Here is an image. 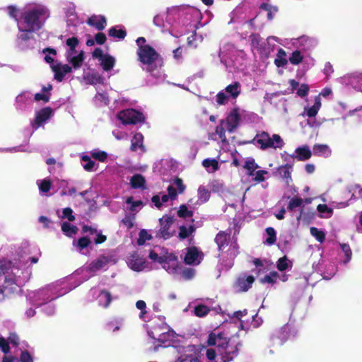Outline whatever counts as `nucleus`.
<instances>
[{
  "label": "nucleus",
  "instance_id": "62",
  "mask_svg": "<svg viewBox=\"0 0 362 362\" xmlns=\"http://www.w3.org/2000/svg\"><path fill=\"white\" fill-rule=\"evenodd\" d=\"M0 349L5 354L9 351L8 341L2 337H0Z\"/></svg>",
  "mask_w": 362,
  "mask_h": 362
},
{
  "label": "nucleus",
  "instance_id": "15",
  "mask_svg": "<svg viewBox=\"0 0 362 362\" xmlns=\"http://www.w3.org/2000/svg\"><path fill=\"white\" fill-rule=\"evenodd\" d=\"M52 71L54 72V78L59 81H62L66 74L71 71L72 68L68 64H52L51 65Z\"/></svg>",
  "mask_w": 362,
  "mask_h": 362
},
{
  "label": "nucleus",
  "instance_id": "4",
  "mask_svg": "<svg viewBox=\"0 0 362 362\" xmlns=\"http://www.w3.org/2000/svg\"><path fill=\"white\" fill-rule=\"evenodd\" d=\"M144 37H139L136 40V44L139 47L137 54L139 61L146 65H151L158 58V54L153 48L149 45H145Z\"/></svg>",
  "mask_w": 362,
  "mask_h": 362
},
{
  "label": "nucleus",
  "instance_id": "56",
  "mask_svg": "<svg viewBox=\"0 0 362 362\" xmlns=\"http://www.w3.org/2000/svg\"><path fill=\"white\" fill-rule=\"evenodd\" d=\"M83 166L86 170H91L94 165V162L88 156L82 157Z\"/></svg>",
  "mask_w": 362,
  "mask_h": 362
},
{
  "label": "nucleus",
  "instance_id": "43",
  "mask_svg": "<svg viewBox=\"0 0 362 362\" xmlns=\"http://www.w3.org/2000/svg\"><path fill=\"white\" fill-rule=\"evenodd\" d=\"M303 56L299 50L294 51L289 57V62L294 65L300 64L303 60Z\"/></svg>",
  "mask_w": 362,
  "mask_h": 362
},
{
  "label": "nucleus",
  "instance_id": "7",
  "mask_svg": "<svg viewBox=\"0 0 362 362\" xmlns=\"http://www.w3.org/2000/svg\"><path fill=\"white\" fill-rule=\"evenodd\" d=\"M158 262L163 264V268L170 274H175L179 270L177 258L173 254H166L159 258Z\"/></svg>",
  "mask_w": 362,
  "mask_h": 362
},
{
  "label": "nucleus",
  "instance_id": "64",
  "mask_svg": "<svg viewBox=\"0 0 362 362\" xmlns=\"http://www.w3.org/2000/svg\"><path fill=\"white\" fill-rule=\"evenodd\" d=\"M178 358H182V362H201L197 357L181 355Z\"/></svg>",
  "mask_w": 362,
  "mask_h": 362
},
{
  "label": "nucleus",
  "instance_id": "57",
  "mask_svg": "<svg viewBox=\"0 0 362 362\" xmlns=\"http://www.w3.org/2000/svg\"><path fill=\"white\" fill-rule=\"evenodd\" d=\"M303 203V199L300 198H293L292 199L288 204V209L289 210H293L295 208L301 206Z\"/></svg>",
  "mask_w": 362,
  "mask_h": 362
},
{
  "label": "nucleus",
  "instance_id": "2",
  "mask_svg": "<svg viewBox=\"0 0 362 362\" xmlns=\"http://www.w3.org/2000/svg\"><path fill=\"white\" fill-rule=\"evenodd\" d=\"M21 270L10 262L0 264V300L4 298V289L13 290V286L21 284Z\"/></svg>",
  "mask_w": 362,
  "mask_h": 362
},
{
  "label": "nucleus",
  "instance_id": "47",
  "mask_svg": "<svg viewBox=\"0 0 362 362\" xmlns=\"http://www.w3.org/2000/svg\"><path fill=\"white\" fill-rule=\"evenodd\" d=\"M151 235L148 234L147 230L143 229L139 232L137 243L139 245H142L146 243V240H151Z\"/></svg>",
  "mask_w": 362,
  "mask_h": 362
},
{
  "label": "nucleus",
  "instance_id": "48",
  "mask_svg": "<svg viewBox=\"0 0 362 362\" xmlns=\"http://www.w3.org/2000/svg\"><path fill=\"white\" fill-rule=\"evenodd\" d=\"M289 267H291V262L286 258V257L280 258L277 262V268L279 271H284Z\"/></svg>",
  "mask_w": 362,
  "mask_h": 362
},
{
  "label": "nucleus",
  "instance_id": "58",
  "mask_svg": "<svg viewBox=\"0 0 362 362\" xmlns=\"http://www.w3.org/2000/svg\"><path fill=\"white\" fill-rule=\"evenodd\" d=\"M43 52H48V54L45 57V60L47 63H52L54 62V57L56 55V51L54 49H46Z\"/></svg>",
  "mask_w": 362,
  "mask_h": 362
},
{
  "label": "nucleus",
  "instance_id": "29",
  "mask_svg": "<svg viewBox=\"0 0 362 362\" xmlns=\"http://www.w3.org/2000/svg\"><path fill=\"white\" fill-rule=\"evenodd\" d=\"M202 165L209 173H214L218 169V162L216 159H204Z\"/></svg>",
  "mask_w": 362,
  "mask_h": 362
},
{
  "label": "nucleus",
  "instance_id": "60",
  "mask_svg": "<svg viewBox=\"0 0 362 362\" xmlns=\"http://www.w3.org/2000/svg\"><path fill=\"white\" fill-rule=\"evenodd\" d=\"M73 211L71 208H65L63 210V216L62 218H66L69 221H73L75 219L74 216H73Z\"/></svg>",
  "mask_w": 362,
  "mask_h": 362
},
{
  "label": "nucleus",
  "instance_id": "30",
  "mask_svg": "<svg viewBox=\"0 0 362 362\" xmlns=\"http://www.w3.org/2000/svg\"><path fill=\"white\" fill-rule=\"evenodd\" d=\"M317 210L320 213V217L322 218H329L333 214V209L326 204H319Z\"/></svg>",
  "mask_w": 362,
  "mask_h": 362
},
{
  "label": "nucleus",
  "instance_id": "42",
  "mask_svg": "<svg viewBox=\"0 0 362 362\" xmlns=\"http://www.w3.org/2000/svg\"><path fill=\"white\" fill-rule=\"evenodd\" d=\"M310 232V234L315 237L317 241L322 243L325 240V234L322 230H320L315 227H311Z\"/></svg>",
  "mask_w": 362,
  "mask_h": 362
},
{
  "label": "nucleus",
  "instance_id": "23",
  "mask_svg": "<svg viewBox=\"0 0 362 362\" xmlns=\"http://www.w3.org/2000/svg\"><path fill=\"white\" fill-rule=\"evenodd\" d=\"M88 23L100 30L105 28L106 20L103 16H93L88 18Z\"/></svg>",
  "mask_w": 362,
  "mask_h": 362
},
{
  "label": "nucleus",
  "instance_id": "10",
  "mask_svg": "<svg viewBox=\"0 0 362 362\" xmlns=\"http://www.w3.org/2000/svg\"><path fill=\"white\" fill-rule=\"evenodd\" d=\"M168 194H163L161 196V197H160L158 195H156L152 197V202L154 203L157 208H160L162 205V203H165L170 199H175L177 192L175 188L173 186H169L168 187Z\"/></svg>",
  "mask_w": 362,
  "mask_h": 362
},
{
  "label": "nucleus",
  "instance_id": "61",
  "mask_svg": "<svg viewBox=\"0 0 362 362\" xmlns=\"http://www.w3.org/2000/svg\"><path fill=\"white\" fill-rule=\"evenodd\" d=\"M136 307L137 309L140 310L141 312L139 315L141 318L144 317V314L146 313L145 308L146 307V303L144 300H138L136 303Z\"/></svg>",
  "mask_w": 362,
  "mask_h": 362
},
{
  "label": "nucleus",
  "instance_id": "20",
  "mask_svg": "<svg viewBox=\"0 0 362 362\" xmlns=\"http://www.w3.org/2000/svg\"><path fill=\"white\" fill-rule=\"evenodd\" d=\"M320 107L321 99L320 95H319L315 98V103L313 106H308L304 108V113L310 117H313L317 114Z\"/></svg>",
  "mask_w": 362,
  "mask_h": 362
},
{
  "label": "nucleus",
  "instance_id": "34",
  "mask_svg": "<svg viewBox=\"0 0 362 362\" xmlns=\"http://www.w3.org/2000/svg\"><path fill=\"white\" fill-rule=\"evenodd\" d=\"M228 235L225 232H221L216 235L215 241L218 245L220 250H223L225 248V245H228Z\"/></svg>",
  "mask_w": 362,
  "mask_h": 362
},
{
  "label": "nucleus",
  "instance_id": "3",
  "mask_svg": "<svg viewBox=\"0 0 362 362\" xmlns=\"http://www.w3.org/2000/svg\"><path fill=\"white\" fill-rule=\"evenodd\" d=\"M148 334L151 338L160 343L171 341L175 337V332L164 322L152 327L148 331Z\"/></svg>",
  "mask_w": 362,
  "mask_h": 362
},
{
  "label": "nucleus",
  "instance_id": "5",
  "mask_svg": "<svg viewBox=\"0 0 362 362\" xmlns=\"http://www.w3.org/2000/svg\"><path fill=\"white\" fill-rule=\"evenodd\" d=\"M254 141L262 149L267 148H281L284 144L283 140L279 135L273 134L272 136H270V135L265 132L257 134Z\"/></svg>",
  "mask_w": 362,
  "mask_h": 362
},
{
  "label": "nucleus",
  "instance_id": "9",
  "mask_svg": "<svg viewBox=\"0 0 362 362\" xmlns=\"http://www.w3.org/2000/svg\"><path fill=\"white\" fill-rule=\"evenodd\" d=\"M127 262L129 268L136 272H141L147 267L146 261L136 253L130 255Z\"/></svg>",
  "mask_w": 362,
  "mask_h": 362
},
{
  "label": "nucleus",
  "instance_id": "12",
  "mask_svg": "<svg viewBox=\"0 0 362 362\" xmlns=\"http://www.w3.org/2000/svg\"><path fill=\"white\" fill-rule=\"evenodd\" d=\"M159 222L160 225V235L165 239L169 238L172 235V233L169 231V228L173 223V218L170 216H163L159 219Z\"/></svg>",
  "mask_w": 362,
  "mask_h": 362
},
{
  "label": "nucleus",
  "instance_id": "54",
  "mask_svg": "<svg viewBox=\"0 0 362 362\" xmlns=\"http://www.w3.org/2000/svg\"><path fill=\"white\" fill-rule=\"evenodd\" d=\"M261 8L267 12V18L269 20L273 18V14L277 11V9L275 7H272L267 4H262L261 6Z\"/></svg>",
  "mask_w": 362,
  "mask_h": 362
},
{
  "label": "nucleus",
  "instance_id": "19",
  "mask_svg": "<svg viewBox=\"0 0 362 362\" xmlns=\"http://www.w3.org/2000/svg\"><path fill=\"white\" fill-rule=\"evenodd\" d=\"M240 121V116L237 110H234L231 112V113L228 116L226 119L227 124V129L232 132H233L237 127L238 126Z\"/></svg>",
  "mask_w": 362,
  "mask_h": 362
},
{
  "label": "nucleus",
  "instance_id": "13",
  "mask_svg": "<svg viewBox=\"0 0 362 362\" xmlns=\"http://www.w3.org/2000/svg\"><path fill=\"white\" fill-rule=\"evenodd\" d=\"M66 60L72 64L74 69H78L81 66L84 61V54L83 51L76 52L75 53H66Z\"/></svg>",
  "mask_w": 362,
  "mask_h": 362
},
{
  "label": "nucleus",
  "instance_id": "35",
  "mask_svg": "<svg viewBox=\"0 0 362 362\" xmlns=\"http://www.w3.org/2000/svg\"><path fill=\"white\" fill-rule=\"evenodd\" d=\"M98 299L99 304L104 308L107 307L112 300L110 293L104 291L100 292Z\"/></svg>",
  "mask_w": 362,
  "mask_h": 362
},
{
  "label": "nucleus",
  "instance_id": "52",
  "mask_svg": "<svg viewBox=\"0 0 362 362\" xmlns=\"http://www.w3.org/2000/svg\"><path fill=\"white\" fill-rule=\"evenodd\" d=\"M266 232L268 235L266 242L269 245L274 244L276 241V232L274 229L273 228H267Z\"/></svg>",
  "mask_w": 362,
  "mask_h": 362
},
{
  "label": "nucleus",
  "instance_id": "46",
  "mask_svg": "<svg viewBox=\"0 0 362 362\" xmlns=\"http://www.w3.org/2000/svg\"><path fill=\"white\" fill-rule=\"evenodd\" d=\"M247 314V310H244L243 311L239 310L233 313L232 315H228L229 317L231 319L236 318L238 320L240 321L238 325V328L243 329V322L241 320L242 317H244Z\"/></svg>",
  "mask_w": 362,
  "mask_h": 362
},
{
  "label": "nucleus",
  "instance_id": "8",
  "mask_svg": "<svg viewBox=\"0 0 362 362\" xmlns=\"http://www.w3.org/2000/svg\"><path fill=\"white\" fill-rule=\"evenodd\" d=\"M53 113L50 107H45L36 112L35 119L32 122L33 128L36 130L45 122H46L52 116Z\"/></svg>",
  "mask_w": 362,
  "mask_h": 362
},
{
  "label": "nucleus",
  "instance_id": "11",
  "mask_svg": "<svg viewBox=\"0 0 362 362\" xmlns=\"http://www.w3.org/2000/svg\"><path fill=\"white\" fill-rule=\"evenodd\" d=\"M202 254L196 247L187 248L185 262L187 264H199L202 260Z\"/></svg>",
  "mask_w": 362,
  "mask_h": 362
},
{
  "label": "nucleus",
  "instance_id": "1",
  "mask_svg": "<svg viewBox=\"0 0 362 362\" xmlns=\"http://www.w3.org/2000/svg\"><path fill=\"white\" fill-rule=\"evenodd\" d=\"M49 16L48 10L42 6H35L23 13L21 21L18 23L21 31H35L42 26L43 21Z\"/></svg>",
  "mask_w": 362,
  "mask_h": 362
},
{
  "label": "nucleus",
  "instance_id": "25",
  "mask_svg": "<svg viewBox=\"0 0 362 362\" xmlns=\"http://www.w3.org/2000/svg\"><path fill=\"white\" fill-rule=\"evenodd\" d=\"M332 151L328 145L315 144L313 146V153L317 156L329 157Z\"/></svg>",
  "mask_w": 362,
  "mask_h": 362
},
{
  "label": "nucleus",
  "instance_id": "17",
  "mask_svg": "<svg viewBox=\"0 0 362 362\" xmlns=\"http://www.w3.org/2000/svg\"><path fill=\"white\" fill-rule=\"evenodd\" d=\"M109 262V259L105 256H100L97 259L93 261L87 267L90 272H96L105 268Z\"/></svg>",
  "mask_w": 362,
  "mask_h": 362
},
{
  "label": "nucleus",
  "instance_id": "53",
  "mask_svg": "<svg viewBox=\"0 0 362 362\" xmlns=\"http://www.w3.org/2000/svg\"><path fill=\"white\" fill-rule=\"evenodd\" d=\"M109 35L112 37L123 39L126 36V32L123 30H117L115 28H112L109 30Z\"/></svg>",
  "mask_w": 362,
  "mask_h": 362
},
{
  "label": "nucleus",
  "instance_id": "51",
  "mask_svg": "<svg viewBox=\"0 0 362 362\" xmlns=\"http://www.w3.org/2000/svg\"><path fill=\"white\" fill-rule=\"evenodd\" d=\"M91 156L93 158H94L96 160H98L101 162H103L106 160L107 157V154L105 151H93L91 153Z\"/></svg>",
  "mask_w": 362,
  "mask_h": 362
},
{
  "label": "nucleus",
  "instance_id": "36",
  "mask_svg": "<svg viewBox=\"0 0 362 362\" xmlns=\"http://www.w3.org/2000/svg\"><path fill=\"white\" fill-rule=\"evenodd\" d=\"M286 52L279 49L277 52L276 58L274 60V64L278 66H284L287 64V59H286Z\"/></svg>",
  "mask_w": 362,
  "mask_h": 362
},
{
  "label": "nucleus",
  "instance_id": "63",
  "mask_svg": "<svg viewBox=\"0 0 362 362\" xmlns=\"http://www.w3.org/2000/svg\"><path fill=\"white\" fill-rule=\"evenodd\" d=\"M29 98L30 94L28 92H23L16 97V100L18 103H24Z\"/></svg>",
  "mask_w": 362,
  "mask_h": 362
},
{
  "label": "nucleus",
  "instance_id": "39",
  "mask_svg": "<svg viewBox=\"0 0 362 362\" xmlns=\"http://www.w3.org/2000/svg\"><path fill=\"white\" fill-rule=\"evenodd\" d=\"M194 231V228L192 226L188 227L180 226L179 231V238L180 239H185L191 235Z\"/></svg>",
  "mask_w": 362,
  "mask_h": 362
},
{
  "label": "nucleus",
  "instance_id": "41",
  "mask_svg": "<svg viewBox=\"0 0 362 362\" xmlns=\"http://www.w3.org/2000/svg\"><path fill=\"white\" fill-rule=\"evenodd\" d=\"M209 310L210 309L206 305H199L194 308V313L196 316L203 317L209 313Z\"/></svg>",
  "mask_w": 362,
  "mask_h": 362
},
{
  "label": "nucleus",
  "instance_id": "37",
  "mask_svg": "<svg viewBox=\"0 0 362 362\" xmlns=\"http://www.w3.org/2000/svg\"><path fill=\"white\" fill-rule=\"evenodd\" d=\"M130 183L133 188H141L144 186L145 179L141 175L137 174L132 177Z\"/></svg>",
  "mask_w": 362,
  "mask_h": 362
},
{
  "label": "nucleus",
  "instance_id": "38",
  "mask_svg": "<svg viewBox=\"0 0 362 362\" xmlns=\"http://www.w3.org/2000/svg\"><path fill=\"white\" fill-rule=\"evenodd\" d=\"M83 232H89L91 234H94V233L96 234L97 238L94 240L95 244H100L106 240V236L101 235L100 233H97L96 230L93 229L90 227L85 226L83 227Z\"/></svg>",
  "mask_w": 362,
  "mask_h": 362
},
{
  "label": "nucleus",
  "instance_id": "16",
  "mask_svg": "<svg viewBox=\"0 0 362 362\" xmlns=\"http://www.w3.org/2000/svg\"><path fill=\"white\" fill-rule=\"evenodd\" d=\"M343 80L344 83L349 84L354 89L362 92V74L351 75Z\"/></svg>",
  "mask_w": 362,
  "mask_h": 362
},
{
  "label": "nucleus",
  "instance_id": "14",
  "mask_svg": "<svg viewBox=\"0 0 362 362\" xmlns=\"http://www.w3.org/2000/svg\"><path fill=\"white\" fill-rule=\"evenodd\" d=\"M64 293H61L57 295H54L51 289H42L35 293V299L33 300L35 303H37L38 300H42L45 302L50 301L57 298L59 296H62Z\"/></svg>",
  "mask_w": 362,
  "mask_h": 362
},
{
  "label": "nucleus",
  "instance_id": "26",
  "mask_svg": "<svg viewBox=\"0 0 362 362\" xmlns=\"http://www.w3.org/2000/svg\"><path fill=\"white\" fill-rule=\"evenodd\" d=\"M278 172L281 177L284 180L286 184L289 185L290 182L291 181V166L287 165L281 166L278 169Z\"/></svg>",
  "mask_w": 362,
  "mask_h": 362
},
{
  "label": "nucleus",
  "instance_id": "22",
  "mask_svg": "<svg viewBox=\"0 0 362 362\" xmlns=\"http://www.w3.org/2000/svg\"><path fill=\"white\" fill-rule=\"evenodd\" d=\"M224 91L226 94L233 99H235L240 95L241 92V86L240 83L235 82L232 84H230L226 87Z\"/></svg>",
  "mask_w": 362,
  "mask_h": 362
},
{
  "label": "nucleus",
  "instance_id": "49",
  "mask_svg": "<svg viewBox=\"0 0 362 362\" xmlns=\"http://www.w3.org/2000/svg\"><path fill=\"white\" fill-rule=\"evenodd\" d=\"M279 274L277 272H271L269 274L266 275L261 279L262 283L274 284L276 282Z\"/></svg>",
  "mask_w": 362,
  "mask_h": 362
},
{
  "label": "nucleus",
  "instance_id": "18",
  "mask_svg": "<svg viewBox=\"0 0 362 362\" xmlns=\"http://www.w3.org/2000/svg\"><path fill=\"white\" fill-rule=\"evenodd\" d=\"M254 277L252 276H240L238 279L235 283V287L238 291H246L251 286L254 282Z\"/></svg>",
  "mask_w": 362,
  "mask_h": 362
},
{
  "label": "nucleus",
  "instance_id": "50",
  "mask_svg": "<svg viewBox=\"0 0 362 362\" xmlns=\"http://www.w3.org/2000/svg\"><path fill=\"white\" fill-rule=\"evenodd\" d=\"M229 96L223 90L219 92L216 95V102L218 105H225L229 100Z\"/></svg>",
  "mask_w": 362,
  "mask_h": 362
},
{
  "label": "nucleus",
  "instance_id": "40",
  "mask_svg": "<svg viewBox=\"0 0 362 362\" xmlns=\"http://www.w3.org/2000/svg\"><path fill=\"white\" fill-rule=\"evenodd\" d=\"M244 168L248 170V175H252L253 172L258 168L257 164L255 163V160L252 158H247L244 165Z\"/></svg>",
  "mask_w": 362,
  "mask_h": 362
},
{
  "label": "nucleus",
  "instance_id": "31",
  "mask_svg": "<svg viewBox=\"0 0 362 362\" xmlns=\"http://www.w3.org/2000/svg\"><path fill=\"white\" fill-rule=\"evenodd\" d=\"M90 243L91 242L90 239L86 237H83L78 239L77 241L74 240L73 245L76 247L77 250H78L80 252H82V250L88 247Z\"/></svg>",
  "mask_w": 362,
  "mask_h": 362
},
{
  "label": "nucleus",
  "instance_id": "45",
  "mask_svg": "<svg viewBox=\"0 0 362 362\" xmlns=\"http://www.w3.org/2000/svg\"><path fill=\"white\" fill-rule=\"evenodd\" d=\"M39 189L41 192L47 193L50 189L51 187V181L49 180H38L37 182Z\"/></svg>",
  "mask_w": 362,
  "mask_h": 362
},
{
  "label": "nucleus",
  "instance_id": "24",
  "mask_svg": "<svg viewBox=\"0 0 362 362\" xmlns=\"http://www.w3.org/2000/svg\"><path fill=\"white\" fill-rule=\"evenodd\" d=\"M295 158L299 160H306L311 157L312 153L308 146H303L296 149Z\"/></svg>",
  "mask_w": 362,
  "mask_h": 362
},
{
  "label": "nucleus",
  "instance_id": "21",
  "mask_svg": "<svg viewBox=\"0 0 362 362\" xmlns=\"http://www.w3.org/2000/svg\"><path fill=\"white\" fill-rule=\"evenodd\" d=\"M143 135L141 133H136L134 134L132 139L131 150L133 151H137L140 150L141 152H144V146L143 145Z\"/></svg>",
  "mask_w": 362,
  "mask_h": 362
},
{
  "label": "nucleus",
  "instance_id": "28",
  "mask_svg": "<svg viewBox=\"0 0 362 362\" xmlns=\"http://www.w3.org/2000/svg\"><path fill=\"white\" fill-rule=\"evenodd\" d=\"M100 62L103 69L107 71L112 69L115 66V59L109 54H106L105 57H103Z\"/></svg>",
  "mask_w": 362,
  "mask_h": 362
},
{
  "label": "nucleus",
  "instance_id": "33",
  "mask_svg": "<svg viewBox=\"0 0 362 362\" xmlns=\"http://www.w3.org/2000/svg\"><path fill=\"white\" fill-rule=\"evenodd\" d=\"M62 230L66 235L71 237L76 234L78 228L74 225H71L67 222H64L62 224Z\"/></svg>",
  "mask_w": 362,
  "mask_h": 362
},
{
  "label": "nucleus",
  "instance_id": "32",
  "mask_svg": "<svg viewBox=\"0 0 362 362\" xmlns=\"http://www.w3.org/2000/svg\"><path fill=\"white\" fill-rule=\"evenodd\" d=\"M126 203L129 205L128 209L132 212H138L144 206L143 202L141 201H134L132 197H128Z\"/></svg>",
  "mask_w": 362,
  "mask_h": 362
},
{
  "label": "nucleus",
  "instance_id": "27",
  "mask_svg": "<svg viewBox=\"0 0 362 362\" xmlns=\"http://www.w3.org/2000/svg\"><path fill=\"white\" fill-rule=\"evenodd\" d=\"M210 192L204 186H200L198 189V200L196 203L197 205L205 203L209 199Z\"/></svg>",
  "mask_w": 362,
  "mask_h": 362
},
{
  "label": "nucleus",
  "instance_id": "6",
  "mask_svg": "<svg viewBox=\"0 0 362 362\" xmlns=\"http://www.w3.org/2000/svg\"><path fill=\"white\" fill-rule=\"evenodd\" d=\"M117 117L124 124H134L144 120V115L133 109H127L121 111Z\"/></svg>",
  "mask_w": 362,
  "mask_h": 362
},
{
  "label": "nucleus",
  "instance_id": "44",
  "mask_svg": "<svg viewBox=\"0 0 362 362\" xmlns=\"http://www.w3.org/2000/svg\"><path fill=\"white\" fill-rule=\"evenodd\" d=\"M66 44L69 47V49L67 50L66 53H75L78 52L76 49V47L78 44V40L76 37H71L67 39Z\"/></svg>",
  "mask_w": 362,
  "mask_h": 362
},
{
  "label": "nucleus",
  "instance_id": "55",
  "mask_svg": "<svg viewBox=\"0 0 362 362\" xmlns=\"http://www.w3.org/2000/svg\"><path fill=\"white\" fill-rule=\"evenodd\" d=\"M177 214L180 217H191L192 216V211L188 210L187 207L185 205H181L177 211Z\"/></svg>",
  "mask_w": 362,
  "mask_h": 362
},
{
  "label": "nucleus",
  "instance_id": "59",
  "mask_svg": "<svg viewBox=\"0 0 362 362\" xmlns=\"http://www.w3.org/2000/svg\"><path fill=\"white\" fill-rule=\"evenodd\" d=\"M341 250L344 252L346 259L344 261L345 263L348 262L351 258V250L348 245L343 244L341 245Z\"/></svg>",
  "mask_w": 362,
  "mask_h": 362
}]
</instances>
